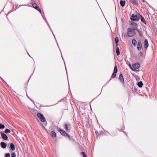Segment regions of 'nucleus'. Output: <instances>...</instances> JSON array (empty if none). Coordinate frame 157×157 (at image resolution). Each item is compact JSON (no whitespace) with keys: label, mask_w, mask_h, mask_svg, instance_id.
I'll return each mask as SVG.
<instances>
[{"label":"nucleus","mask_w":157,"mask_h":157,"mask_svg":"<svg viewBox=\"0 0 157 157\" xmlns=\"http://www.w3.org/2000/svg\"><path fill=\"white\" fill-rule=\"evenodd\" d=\"M135 30L132 29L131 28H128V29L127 35L128 37H131L134 36L136 34Z\"/></svg>","instance_id":"obj_1"},{"label":"nucleus","mask_w":157,"mask_h":157,"mask_svg":"<svg viewBox=\"0 0 157 157\" xmlns=\"http://www.w3.org/2000/svg\"><path fill=\"white\" fill-rule=\"evenodd\" d=\"M140 67V64L138 63H136L133 64L132 67L130 66V68L132 70L137 71L139 70V68Z\"/></svg>","instance_id":"obj_2"},{"label":"nucleus","mask_w":157,"mask_h":157,"mask_svg":"<svg viewBox=\"0 0 157 157\" xmlns=\"http://www.w3.org/2000/svg\"><path fill=\"white\" fill-rule=\"evenodd\" d=\"M130 24L131 25L130 26L129 28H131L132 29L135 30L137 29L138 25L136 23L134 22L131 21L130 22Z\"/></svg>","instance_id":"obj_3"},{"label":"nucleus","mask_w":157,"mask_h":157,"mask_svg":"<svg viewBox=\"0 0 157 157\" xmlns=\"http://www.w3.org/2000/svg\"><path fill=\"white\" fill-rule=\"evenodd\" d=\"M130 19L132 21H138L139 20V14L138 15H136L134 14H132L131 17Z\"/></svg>","instance_id":"obj_4"},{"label":"nucleus","mask_w":157,"mask_h":157,"mask_svg":"<svg viewBox=\"0 0 157 157\" xmlns=\"http://www.w3.org/2000/svg\"><path fill=\"white\" fill-rule=\"evenodd\" d=\"M37 116L38 117V118L40 119V120L42 122H44L46 119L40 113H38L37 114Z\"/></svg>","instance_id":"obj_5"},{"label":"nucleus","mask_w":157,"mask_h":157,"mask_svg":"<svg viewBox=\"0 0 157 157\" xmlns=\"http://www.w3.org/2000/svg\"><path fill=\"white\" fill-rule=\"evenodd\" d=\"M1 134V136L2 138L4 140H8V137L4 133L2 132L1 131L0 132Z\"/></svg>","instance_id":"obj_6"},{"label":"nucleus","mask_w":157,"mask_h":157,"mask_svg":"<svg viewBox=\"0 0 157 157\" xmlns=\"http://www.w3.org/2000/svg\"><path fill=\"white\" fill-rule=\"evenodd\" d=\"M142 48V43L140 41H139L138 43L137 48L139 51H140Z\"/></svg>","instance_id":"obj_7"},{"label":"nucleus","mask_w":157,"mask_h":157,"mask_svg":"<svg viewBox=\"0 0 157 157\" xmlns=\"http://www.w3.org/2000/svg\"><path fill=\"white\" fill-rule=\"evenodd\" d=\"M32 6L33 8L39 11L40 13L41 12L40 9L39 8V7L37 6V5L36 3H35L33 4Z\"/></svg>","instance_id":"obj_8"},{"label":"nucleus","mask_w":157,"mask_h":157,"mask_svg":"<svg viewBox=\"0 0 157 157\" xmlns=\"http://www.w3.org/2000/svg\"><path fill=\"white\" fill-rule=\"evenodd\" d=\"M59 130L60 133L63 135L65 136L66 135H67V132L61 128H59Z\"/></svg>","instance_id":"obj_9"},{"label":"nucleus","mask_w":157,"mask_h":157,"mask_svg":"<svg viewBox=\"0 0 157 157\" xmlns=\"http://www.w3.org/2000/svg\"><path fill=\"white\" fill-rule=\"evenodd\" d=\"M0 144L2 147L3 148H5L7 146V144L6 143L3 142H2L0 143Z\"/></svg>","instance_id":"obj_10"},{"label":"nucleus","mask_w":157,"mask_h":157,"mask_svg":"<svg viewBox=\"0 0 157 157\" xmlns=\"http://www.w3.org/2000/svg\"><path fill=\"white\" fill-rule=\"evenodd\" d=\"M119 79L121 82L124 83V78L123 76V75L122 74H121L119 76Z\"/></svg>","instance_id":"obj_11"},{"label":"nucleus","mask_w":157,"mask_h":157,"mask_svg":"<svg viewBox=\"0 0 157 157\" xmlns=\"http://www.w3.org/2000/svg\"><path fill=\"white\" fill-rule=\"evenodd\" d=\"M139 18L140 17H141V20L142 22L145 24H146V22L144 18L141 15H140V14H139Z\"/></svg>","instance_id":"obj_12"},{"label":"nucleus","mask_w":157,"mask_h":157,"mask_svg":"<svg viewBox=\"0 0 157 157\" xmlns=\"http://www.w3.org/2000/svg\"><path fill=\"white\" fill-rule=\"evenodd\" d=\"M144 45L145 48H146L147 47H148V41H147V39H145L144 42Z\"/></svg>","instance_id":"obj_13"},{"label":"nucleus","mask_w":157,"mask_h":157,"mask_svg":"<svg viewBox=\"0 0 157 157\" xmlns=\"http://www.w3.org/2000/svg\"><path fill=\"white\" fill-rule=\"evenodd\" d=\"M51 136L53 138L55 137L56 136V134L55 132L52 131L50 133Z\"/></svg>","instance_id":"obj_14"},{"label":"nucleus","mask_w":157,"mask_h":157,"mask_svg":"<svg viewBox=\"0 0 157 157\" xmlns=\"http://www.w3.org/2000/svg\"><path fill=\"white\" fill-rule=\"evenodd\" d=\"M10 148L11 149V150L12 151H14L15 149L14 145L12 143H10Z\"/></svg>","instance_id":"obj_15"},{"label":"nucleus","mask_w":157,"mask_h":157,"mask_svg":"<svg viewBox=\"0 0 157 157\" xmlns=\"http://www.w3.org/2000/svg\"><path fill=\"white\" fill-rule=\"evenodd\" d=\"M132 4L135 5L136 6H138V3L136 0H130Z\"/></svg>","instance_id":"obj_16"},{"label":"nucleus","mask_w":157,"mask_h":157,"mask_svg":"<svg viewBox=\"0 0 157 157\" xmlns=\"http://www.w3.org/2000/svg\"><path fill=\"white\" fill-rule=\"evenodd\" d=\"M120 5L121 6L123 7L125 4V2L124 1L121 0L120 2Z\"/></svg>","instance_id":"obj_17"},{"label":"nucleus","mask_w":157,"mask_h":157,"mask_svg":"<svg viewBox=\"0 0 157 157\" xmlns=\"http://www.w3.org/2000/svg\"><path fill=\"white\" fill-rule=\"evenodd\" d=\"M132 43L134 46L135 47L136 46L137 42L135 39H133L132 41Z\"/></svg>","instance_id":"obj_18"},{"label":"nucleus","mask_w":157,"mask_h":157,"mask_svg":"<svg viewBox=\"0 0 157 157\" xmlns=\"http://www.w3.org/2000/svg\"><path fill=\"white\" fill-rule=\"evenodd\" d=\"M143 83L142 81H140L138 83V86L140 87H142L143 85Z\"/></svg>","instance_id":"obj_19"},{"label":"nucleus","mask_w":157,"mask_h":157,"mask_svg":"<svg viewBox=\"0 0 157 157\" xmlns=\"http://www.w3.org/2000/svg\"><path fill=\"white\" fill-rule=\"evenodd\" d=\"M115 41L116 42V46H117L118 45V43L119 41V38L118 37H117L115 38Z\"/></svg>","instance_id":"obj_20"},{"label":"nucleus","mask_w":157,"mask_h":157,"mask_svg":"<svg viewBox=\"0 0 157 157\" xmlns=\"http://www.w3.org/2000/svg\"><path fill=\"white\" fill-rule=\"evenodd\" d=\"M116 53L117 56H119L120 55V49L118 47H117V48L116 49Z\"/></svg>","instance_id":"obj_21"},{"label":"nucleus","mask_w":157,"mask_h":157,"mask_svg":"<svg viewBox=\"0 0 157 157\" xmlns=\"http://www.w3.org/2000/svg\"><path fill=\"white\" fill-rule=\"evenodd\" d=\"M117 68L116 66H115L114 68V72L117 73Z\"/></svg>","instance_id":"obj_22"},{"label":"nucleus","mask_w":157,"mask_h":157,"mask_svg":"<svg viewBox=\"0 0 157 157\" xmlns=\"http://www.w3.org/2000/svg\"><path fill=\"white\" fill-rule=\"evenodd\" d=\"M80 154L83 156V157H86V155L85 154V152H81Z\"/></svg>","instance_id":"obj_23"},{"label":"nucleus","mask_w":157,"mask_h":157,"mask_svg":"<svg viewBox=\"0 0 157 157\" xmlns=\"http://www.w3.org/2000/svg\"><path fill=\"white\" fill-rule=\"evenodd\" d=\"M5 126L4 125L2 124H0V129H2L5 128Z\"/></svg>","instance_id":"obj_24"},{"label":"nucleus","mask_w":157,"mask_h":157,"mask_svg":"<svg viewBox=\"0 0 157 157\" xmlns=\"http://www.w3.org/2000/svg\"><path fill=\"white\" fill-rule=\"evenodd\" d=\"M5 132L6 133H10V131L9 129L7 128L6 129Z\"/></svg>","instance_id":"obj_25"},{"label":"nucleus","mask_w":157,"mask_h":157,"mask_svg":"<svg viewBox=\"0 0 157 157\" xmlns=\"http://www.w3.org/2000/svg\"><path fill=\"white\" fill-rule=\"evenodd\" d=\"M137 31L139 33V35L141 36H142L143 35L142 33V32H140V31L138 30H137Z\"/></svg>","instance_id":"obj_26"},{"label":"nucleus","mask_w":157,"mask_h":157,"mask_svg":"<svg viewBox=\"0 0 157 157\" xmlns=\"http://www.w3.org/2000/svg\"><path fill=\"white\" fill-rule=\"evenodd\" d=\"M116 73H114V72H113L111 78H114L116 77Z\"/></svg>","instance_id":"obj_27"},{"label":"nucleus","mask_w":157,"mask_h":157,"mask_svg":"<svg viewBox=\"0 0 157 157\" xmlns=\"http://www.w3.org/2000/svg\"><path fill=\"white\" fill-rule=\"evenodd\" d=\"M10 154L9 153H6L5 155V157H10Z\"/></svg>","instance_id":"obj_28"},{"label":"nucleus","mask_w":157,"mask_h":157,"mask_svg":"<svg viewBox=\"0 0 157 157\" xmlns=\"http://www.w3.org/2000/svg\"><path fill=\"white\" fill-rule=\"evenodd\" d=\"M11 157H16L15 153H13L11 154Z\"/></svg>","instance_id":"obj_29"},{"label":"nucleus","mask_w":157,"mask_h":157,"mask_svg":"<svg viewBox=\"0 0 157 157\" xmlns=\"http://www.w3.org/2000/svg\"><path fill=\"white\" fill-rule=\"evenodd\" d=\"M65 129L67 130H68V125L66 124H65Z\"/></svg>","instance_id":"obj_30"},{"label":"nucleus","mask_w":157,"mask_h":157,"mask_svg":"<svg viewBox=\"0 0 157 157\" xmlns=\"http://www.w3.org/2000/svg\"><path fill=\"white\" fill-rule=\"evenodd\" d=\"M65 136H68V137H69V138H70V136L67 133V135H66Z\"/></svg>","instance_id":"obj_31"},{"label":"nucleus","mask_w":157,"mask_h":157,"mask_svg":"<svg viewBox=\"0 0 157 157\" xmlns=\"http://www.w3.org/2000/svg\"><path fill=\"white\" fill-rule=\"evenodd\" d=\"M129 67H130V66L132 67L130 64L129 65Z\"/></svg>","instance_id":"obj_32"}]
</instances>
